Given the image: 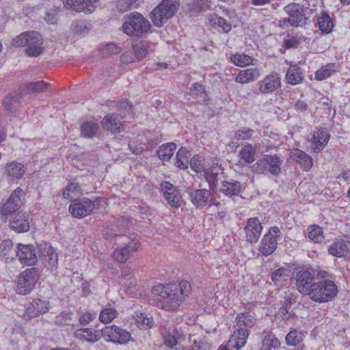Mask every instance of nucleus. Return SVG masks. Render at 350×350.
Here are the masks:
<instances>
[{
	"instance_id": "obj_49",
	"label": "nucleus",
	"mask_w": 350,
	"mask_h": 350,
	"mask_svg": "<svg viewBox=\"0 0 350 350\" xmlns=\"http://www.w3.org/2000/svg\"><path fill=\"white\" fill-rule=\"evenodd\" d=\"M290 272L291 271L288 268L280 267L271 273V280L275 284L280 285L283 282L288 280Z\"/></svg>"
},
{
	"instance_id": "obj_55",
	"label": "nucleus",
	"mask_w": 350,
	"mask_h": 350,
	"mask_svg": "<svg viewBox=\"0 0 350 350\" xmlns=\"http://www.w3.org/2000/svg\"><path fill=\"white\" fill-rule=\"evenodd\" d=\"M280 347V342L273 335L269 334L263 340L262 350H276Z\"/></svg>"
},
{
	"instance_id": "obj_31",
	"label": "nucleus",
	"mask_w": 350,
	"mask_h": 350,
	"mask_svg": "<svg viewBox=\"0 0 350 350\" xmlns=\"http://www.w3.org/2000/svg\"><path fill=\"white\" fill-rule=\"evenodd\" d=\"M188 347L191 350H211V346L202 336L189 334L187 337Z\"/></svg>"
},
{
	"instance_id": "obj_17",
	"label": "nucleus",
	"mask_w": 350,
	"mask_h": 350,
	"mask_svg": "<svg viewBox=\"0 0 350 350\" xmlns=\"http://www.w3.org/2000/svg\"><path fill=\"white\" fill-rule=\"evenodd\" d=\"M262 230V226L258 217L248 219L244 226L246 241L253 243L259 239Z\"/></svg>"
},
{
	"instance_id": "obj_13",
	"label": "nucleus",
	"mask_w": 350,
	"mask_h": 350,
	"mask_svg": "<svg viewBox=\"0 0 350 350\" xmlns=\"http://www.w3.org/2000/svg\"><path fill=\"white\" fill-rule=\"evenodd\" d=\"M187 329H177L172 325H167L162 330L164 344L172 349L177 344L185 341L186 336H189Z\"/></svg>"
},
{
	"instance_id": "obj_28",
	"label": "nucleus",
	"mask_w": 350,
	"mask_h": 350,
	"mask_svg": "<svg viewBox=\"0 0 350 350\" xmlns=\"http://www.w3.org/2000/svg\"><path fill=\"white\" fill-rule=\"evenodd\" d=\"M304 79V74L302 69L297 64H291L285 76L286 83L295 85L302 83Z\"/></svg>"
},
{
	"instance_id": "obj_7",
	"label": "nucleus",
	"mask_w": 350,
	"mask_h": 350,
	"mask_svg": "<svg viewBox=\"0 0 350 350\" xmlns=\"http://www.w3.org/2000/svg\"><path fill=\"white\" fill-rule=\"evenodd\" d=\"M151 27L150 22L142 14L132 12L128 19L122 25L123 31L129 36L139 37L143 33H148Z\"/></svg>"
},
{
	"instance_id": "obj_52",
	"label": "nucleus",
	"mask_w": 350,
	"mask_h": 350,
	"mask_svg": "<svg viewBox=\"0 0 350 350\" xmlns=\"http://www.w3.org/2000/svg\"><path fill=\"white\" fill-rule=\"evenodd\" d=\"M303 338L304 334L301 332L293 329L286 336L285 340L287 345L295 347L302 341Z\"/></svg>"
},
{
	"instance_id": "obj_16",
	"label": "nucleus",
	"mask_w": 350,
	"mask_h": 350,
	"mask_svg": "<svg viewBox=\"0 0 350 350\" xmlns=\"http://www.w3.org/2000/svg\"><path fill=\"white\" fill-rule=\"evenodd\" d=\"M257 85L258 91L261 94H271L276 91L281 86L280 75L276 72H271L259 81Z\"/></svg>"
},
{
	"instance_id": "obj_51",
	"label": "nucleus",
	"mask_w": 350,
	"mask_h": 350,
	"mask_svg": "<svg viewBox=\"0 0 350 350\" xmlns=\"http://www.w3.org/2000/svg\"><path fill=\"white\" fill-rule=\"evenodd\" d=\"M189 94L195 98L200 99L202 103H206L208 100V95L206 93L204 87L198 83H194L191 86Z\"/></svg>"
},
{
	"instance_id": "obj_50",
	"label": "nucleus",
	"mask_w": 350,
	"mask_h": 350,
	"mask_svg": "<svg viewBox=\"0 0 350 350\" xmlns=\"http://www.w3.org/2000/svg\"><path fill=\"white\" fill-rule=\"evenodd\" d=\"M308 237L313 243H321L324 239L322 228L317 225H312L308 228Z\"/></svg>"
},
{
	"instance_id": "obj_24",
	"label": "nucleus",
	"mask_w": 350,
	"mask_h": 350,
	"mask_svg": "<svg viewBox=\"0 0 350 350\" xmlns=\"http://www.w3.org/2000/svg\"><path fill=\"white\" fill-rule=\"evenodd\" d=\"M289 157L293 161L298 163L304 171H308L313 165L312 157L298 148L291 149Z\"/></svg>"
},
{
	"instance_id": "obj_54",
	"label": "nucleus",
	"mask_w": 350,
	"mask_h": 350,
	"mask_svg": "<svg viewBox=\"0 0 350 350\" xmlns=\"http://www.w3.org/2000/svg\"><path fill=\"white\" fill-rule=\"evenodd\" d=\"M117 316V311L111 307L102 310L99 314V320L103 323H111Z\"/></svg>"
},
{
	"instance_id": "obj_33",
	"label": "nucleus",
	"mask_w": 350,
	"mask_h": 350,
	"mask_svg": "<svg viewBox=\"0 0 350 350\" xmlns=\"http://www.w3.org/2000/svg\"><path fill=\"white\" fill-rule=\"evenodd\" d=\"M243 187L240 182L231 180L230 181H222L219 191L226 196L239 195L242 191Z\"/></svg>"
},
{
	"instance_id": "obj_41",
	"label": "nucleus",
	"mask_w": 350,
	"mask_h": 350,
	"mask_svg": "<svg viewBox=\"0 0 350 350\" xmlns=\"http://www.w3.org/2000/svg\"><path fill=\"white\" fill-rule=\"evenodd\" d=\"M149 46V43L146 41H140L133 44V53L137 61H141L146 57Z\"/></svg>"
},
{
	"instance_id": "obj_26",
	"label": "nucleus",
	"mask_w": 350,
	"mask_h": 350,
	"mask_svg": "<svg viewBox=\"0 0 350 350\" xmlns=\"http://www.w3.org/2000/svg\"><path fill=\"white\" fill-rule=\"evenodd\" d=\"M261 75L260 69L257 68H249L239 71L235 77V81L245 84L257 80Z\"/></svg>"
},
{
	"instance_id": "obj_9",
	"label": "nucleus",
	"mask_w": 350,
	"mask_h": 350,
	"mask_svg": "<svg viewBox=\"0 0 350 350\" xmlns=\"http://www.w3.org/2000/svg\"><path fill=\"white\" fill-rule=\"evenodd\" d=\"M282 163V159L277 154H265L256 161L254 166L258 173L276 176L281 173Z\"/></svg>"
},
{
	"instance_id": "obj_19",
	"label": "nucleus",
	"mask_w": 350,
	"mask_h": 350,
	"mask_svg": "<svg viewBox=\"0 0 350 350\" xmlns=\"http://www.w3.org/2000/svg\"><path fill=\"white\" fill-rule=\"evenodd\" d=\"M165 200L173 208L180 207L183 200L179 191L170 182L165 181L161 184Z\"/></svg>"
},
{
	"instance_id": "obj_59",
	"label": "nucleus",
	"mask_w": 350,
	"mask_h": 350,
	"mask_svg": "<svg viewBox=\"0 0 350 350\" xmlns=\"http://www.w3.org/2000/svg\"><path fill=\"white\" fill-rule=\"evenodd\" d=\"M81 193V188L77 183H70L63 191V197L69 200L75 197V194Z\"/></svg>"
},
{
	"instance_id": "obj_22",
	"label": "nucleus",
	"mask_w": 350,
	"mask_h": 350,
	"mask_svg": "<svg viewBox=\"0 0 350 350\" xmlns=\"http://www.w3.org/2000/svg\"><path fill=\"white\" fill-rule=\"evenodd\" d=\"M122 116L116 113H110L103 118L101 124L104 129L111 133H120L124 130V125L121 121Z\"/></svg>"
},
{
	"instance_id": "obj_44",
	"label": "nucleus",
	"mask_w": 350,
	"mask_h": 350,
	"mask_svg": "<svg viewBox=\"0 0 350 350\" xmlns=\"http://www.w3.org/2000/svg\"><path fill=\"white\" fill-rule=\"evenodd\" d=\"M99 129V124L93 121L84 122L81 127V135L86 138H92L96 135Z\"/></svg>"
},
{
	"instance_id": "obj_42",
	"label": "nucleus",
	"mask_w": 350,
	"mask_h": 350,
	"mask_svg": "<svg viewBox=\"0 0 350 350\" xmlns=\"http://www.w3.org/2000/svg\"><path fill=\"white\" fill-rule=\"evenodd\" d=\"M16 254V252L13 249V243L12 240H4L0 244V258L8 261L9 258L14 259L12 256V254Z\"/></svg>"
},
{
	"instance_id": "obj_47",
	"label": "nucleus",
	"mask_w": 350,
	"mask_h": 350,
	"mask_svg": "<svg viewBox=\"0 0 350 350\" xmlns=\"http://www.w3.org/2000/svg\"><path fill=\"white\" fill-rule=\"evenodd\" d=\"M137 325L141 329H148L154 325L153 318L145 313H136L135 316Z\"/></svg>"
},
{
	"instance_id": "obj_5",
	"label": "nucleus",
	"mask_w": 350,
	"mask_h": 350,
	"mask_svg": "<svg viewBox=\"0 0 350 350\" xmlns=\"http://www.w3.org/2000/svg\"><path fill=\"white\" fill-rule=\"evenodd\" d=\"M106 203L104 198H95L93 200L84 198L74 200L69 206V211L73 217L83 218L102 209Z\"/></svg>"
},
{
	"instance_id": "obj_4",
	"label": "nucleus",
	"mask_w": 350,
	"mask_h": 350,
	"mask_svg": "<svg viewBox=\"0 0 350 350\" xmlns=\"http://www.w3.org/2000/svg\"><path fill=\"white\" fill-rule=\"evenodd\" d=\"M337 293L338 288L334 282L325 280L310 284L308 293L305 295L315 302L325 303L334 298Z\"/></svg>"
},
{
	"instance_id": "obj_64",
	"label": "nucleus",
	"mask_w": 350,
	"mask_h": 350,
	"mask_svg": "<svg viewBox=\"0 0 350 350\" xmlns=\"http://www.w3.org/2000/svg\"><path fill=\"white\" fill-rule=\"evenodd\" d=\"M96 313L94 311H88L81 314L79 321L82 325H88L96 317Z\"/></svg>"
},
{
	"instance_id": "obj_14",
	"label": "nucleus",
	"mask_w": 350,
	"mask_h": 350,
	"mask_svg": "<svg viewBox=\"0 0 350 350\" xmlns=\"http://www.w3.org/2000/svg\"><path fill=\"white\" fill-rule=\"evenodd\" d=\"M280 234V229L277 226H273L264 235L259 246V251L262 255L267 256L275 250L278 245L276 239Z\"/></svg>"
},
{
	"instance_id": "obj_8",
	"label": "nucleus",
	"mask_w": 350,
	"mask_h": 350,
	"mask_svg": "<svg viewBox=\"0 0 350 350\" xmlns=\"http://www.w3.org/2000/svg\"><path fill=\"white\" fill-rule=\"evenodd\" d=\"M288 15V18H283L279 21V25L283 28L289 27H302L306 25L307 18L304 14V9L299 4L291 3L284 8Z\"/></svg>"
},
{
	"instance_id": "obj_6",
	"label": "nucleus",
	"mask_w": 350,
	"mask_h": 350,
	"mask_svg": "<svg viewBox=\"0 0 350 350\" xmlns=\"http://www.w3.org/2000/svg\"><path fill=\"white\" fill-rule=\"evenodd\" d=\"M179 6V0H163L151 12L150 18L156 27H160L175 14Z\"/></svg>"
},
{
	"instance_id": "obj_58",
	"label": "nucleus",
	"mask_w": 350,
	"mask_h": 350,
	"mask_svg": "<svg viewBox=\"0 0 350 350\" xmlns=\"http://www.w3.org/2000/svg\"><path fill=\"white\" fill-rule=\"evenodd\" d=\"M254 133V131L249 129V128H243L238 129L235 131L234 135V139L237 141H245L250 139L253 134Z\"/></svg>"
},
{
	"instance_id": "obj_32",
	"label": "nucleus",
	"mask_w": 350,
	"mask_h": 350,
	"mask_svg": "<svg viewBox=\"0 0 350 350\" xmlns=\"http://www.w3.org/2000/svg\"><path fill=\"white\" fill-rule=\"evenodd\" d=\"M208 23L213 28L217 29L219 32L228 33L232 26L225 18L215 14L208 15L207 17Z\"/></svg>"
},
{
	"instance_id": "obj_2",
	"label": "nucleus",
	"mask_w": 350,
	"mask_h": 350,
	"mask_svg": "<svg viewBox=\"0 0 350 350\" xmlns=\"http://www.w3.org/2000/svg\"><path fill=\"white\" fill-rule=\"evenodd\" d=\"M255 323V318L249 312L239 313L235 319L236 329L228 340V346L243 347L250 335V329Z\"/></svg>"
},
{
	"instance_id": "obj_12",
	"label": "nucleus",
	"mask_w": 350,
	"mask_h": 350,
	"mask_svg": "<svg viewBox=\"0 0 350 350\" xmlns=\"http://www.w3.org/2000/svg\"><path fill=\"white\" fill-rule=\"evenodd\" d=\"M38 279V273L36 268H30L24 271L18 280V293L26 295L30 293L36 286Z\"/></svg>"
},
{
	"instance_id": "obj_34",
	"label": "nucleus",
	"mask_w": 350,
	"mask_h": 350,
	"mask_svg": "<svg viewBox=\"0 0 350 350\" xmlns=\"http://www.w3.org/2000/svg\"><path fill=\"white\" fill-rule=\"evenodd\" d=\"M348 241L343 239H336L328 247V253L336 257L345 256L349 250Z\"/></svg>"
},
{
	"instance_id": "obj_15",
	"label": "nucleus",
	"mask_w": 350,
	"mask_h": 350,
	"mask_svg": "<svg viewBox=\"0 0 350 350\" xmlns=\"http://www.w3.org/2000/svg\"><path fill=\"white\" fill-rule=\"evenodd\" d=\"M296 286L299 292L303 295L308 293L310 285L314 279L312 269L306 267L297 269L295 272Z\"/></svg>"
},
{
	"instance_id": "obj_57",
	"label": "nucleus",
	"mask_w": 350,
	"mask_h": 350,
	"mask_svg": "<svg viewBox=\"0 0 350 350\" xmlns=\"http://www.w3.org/2000/svg\"><path fill=\"white\" fill-rule=\"evenodd\" d=\"M208 5L207 0H192L187 3V9L191 14H198Z\"/></svg>"
},
{
	"instance_id": "obj_3",
	"label": "nucleus",
	"mask_w": 350,
	"mask_h": 350,
	"mask_svg": "<svg viewBox=\"0 0 350 350\" xmlns=\"http://www.w3.org/2000/svg\"><path fill=\"white\" fill-rule=\"evenodd\" d=\"M11 45L14 47L26 46L25 53L31 57H38L44 51L43 38L34 31L21 33L12 40Z\"/></svg>"
},
{
	"instance_id": "obj_53",
	"label": "nucleus",
	"mask_w": 350,
	"mask_h": 350,
	"mask_svg": "<svg viewBox=\"0 0 350 350\" xmlns=\"http://www.w3.org/2000/svg\"><path fill=\"white\" fill-rule=\"evenodd\" d=\"M231 61L237 66L245 67L252 64L253 58L246 54H235L230 57Z\"/></svg>"
},
{
	"instance_id": "obj_40",
	"label": "nucleus",
	"mask_w": 350,
	"mask_h": 350,
	"mask_svg": "<svg viewBox=\"0 0 350 350\" xmlns=\"http://www.w3.org/2000/svg\"><path fill=\"white\" fill-rule=\"evenodd\" d=\"M210 196V191L206 189H198L190 193L192 202L197 206L205 205Z\"/></svg>"
},
{
	"instance_id": "obj_45",
	"label": "nucleus",
	"mask_w": 350,
	"mask_h": 350,
	"mask_svg": "<svg viewBox=\"0 0 350 350\" xmlns=\"http://www.w3.org/2000/svg\"><path fill=\"white\" fill-rule=\"evenodd\" d=\"M336 66L334 64H327L315 72L314 79L317 81H323L329 77L336 72Z\"/></svg>"
},
{
	"instance_id": "obj_29",
	"label": "nucleus",
	"mask_w": 350,
	"mask_h": 350,
	"mask_svg": "<svg viewBox=\"0 0 350 350\" xmlns=\"http://www.w3.org/2000/svg\"><path fill=\"white\" fill-rule=\"evenodd\" d=\"M74 336L77 339L91 343L96 342L101 338L99 331L93 330L90 328L77 329L74 333Z\"/></svg>"
},
{
	"instance_id": "obj_56",
	"label": "nucleus",
	"mask_w": 350,
	"mask_h": 350,
	"mask_svg": "<svg viewBox=\"0 0 350 350\" xmlns=\"http://www.w3.org/2000/svg\"><path fill=\"white\" fill-rule=\"evenodd\" d=\"M116 329L114 342H113V343L125 344L131 339L130 332L126 329L120 328L117 326Z\"/></svg>"
},
{
	"instance_id": "obj_46",
	"label": "nucleus",
	"mask_w": 350,
	"mask_h": 350,
	"mask_svg": "<svg viewBox=\"0 0 350 350\" xmlns=\"http://www.w3.org/2000/svg\"><path fill=\"white\" fill-rule=\"evenodd\" d=\"M176 148V145L174 143L163 144L157 150V155L163 161H169L174 154Z\"/></svg>"
},
{
	"instance_id": "obj_60",
	"label": "nucleus",
	"mask_w": 350,
	"mask_h": 350,
	"mask_svg": "<svg viewBox=\"0 0 350 350\" xmlns=\"http://www.w3.org/2000/svg\"><path fill=\"white\" fill-rule=\"evenodd\" d=\"M116 325H111L107 326L102 329L101 331H99L101 335V338L103 337L107 342H114L115 333L116 330Z\"/></svg>"
},
{
	"instance_id": "obj_23",
	"label": "nucleus",
	"mask_w": 350,
	"mask_h": 350,
	"mask_svg": "<svg viewBox=\"0 0 350 350\" xmlns=\"http://www.w3.org/2000/svg\"><path fill=\"white\" fill-rule=\"evenodd\" d=\"M99 0H64L66 6L77 12H83L86 14L92 13L96 8V4Z\"/></svg>"
},
{
	"instance_id": "obj_63",
	"label": "nucleus",
	"mask_w": 350,
	"mask_h": 350,
	"mask_svg": "<svg viewBox=\"0 0 350 350\" xmlns=\"http://www.w3.org/2000/svg\"><path fill=\"white\" fill-rule=\"evenodd\" d=\"M302 38L298 36H291L286 39L284 42V46L286 49L297 48L301 42Z\"/></svg>"
},
{
	"instance_id": "obj_11",
	"label": "nucleus",
	"mask_w": 350,
	"mask_h": 350,
	"mask_svg": "<svg viewBox=\"0 0 350 350\" xmlns=\"http://www.w3.org/2000/svg\"><path fill=\"white\" fill-rule=\"evenodd\" d=\"M24 191L21 188L15 189L5 203L0 204V218L7 220L23 204Z\"/></svg>"
},
{
	"instance_id": "obj_48",
	"label": "nucleus",
	"mask_w": 350,
	"mask_h": 350,
	"mask_svg": "<svg viewBox=\"0 0 350 350\" xmlns=\"http://www.w3.org/2000/svg\"><path fill=\"white\" fill-rule=\"evenodd\" d=\"M98 51L103 57H108L111 55L120 53L122 49L115 43L109 42L100 45Z\"/></svg>"
},
{
	"instance_id": "obj_38",
	"label": "nucleus",
	"mask_w": 350,
	"mask_h": 350,
	"mask_svg": "<svg viewBox=\"0 0 350 350\" xmlns=\"http://www.w3.org/2000/svg\"><path fill=\"white\" fill-rule=\"evenodd\" d=\"M255 148L251 144L246 143L243 145L239 152V157L240 161H242L244 163L250 164L254 161L255 160Z\"/></svg>"
},
{
	"instance_id": "obj_43",
	"label": "nucleus",
	"mask_w": 350,
	"mask_h": 350,
	"mask_svg": "<svg viewBox=\"0 0 350 350\" xmlns=\"http://www.w3.org/2000/svg\"><path fill=\"white\" fill-rule=\"evenodd\" d=\"M191 154L186 148H180L177 154L175 165L180 169H187L189 163Z\"/></svg>"
},
{
	"instance_id": "obj_20",
	"label": "nucleus",
	"mask_w": 350,
	"mask_h": 350,
	"mask_svg": "<svg viewBox=\"0 0 350 350\" xmlns=\"http://www.w3.org/2000/svg\"><path fill=\"white\" fill-rule=\"evenodd\" d=\"M19 261L27 266L33 265L37 262V255L32 245H18L16 253Z\"/></svg>"
},
{
	"instance_id": "obj_30",
	"label": "nucleus",
	"mask_w": 350,
	"mask_h": 350,
	"mask_svg": "<svg viewBox=\"0 0 350 350\" xmlns=\"http://www.w3.org/2000/svg\"><path fill=\"white\" fill-rule=\"evenodd\" d=\"M4 173L12 180L21 179L25 173V168L21 163L12 161L5 165Z\"/></svg>"
},
{
	"instance_id": "obj_25",
	"label": "nucleus",
	"mask_w": 350,
	"mask_h": 350,
	"mask_svg": "<svg viewBox=\"0 0 350 350\" xmlns=\"http://www.w3.org/2000/svg\"><path fill=\"white\" fill-rule=\"evenodd\" d=\"M10 227L16 232L22 233L27 232L30 228L29 221V214L26 213H17L12 219L10 220Z\"/></svg>"
},
{
	"instance_id": "obj_18",
	"label": "nucleus",
	"mask_w": 350,
	"mask_h": 350,
	"mask_svg": "<svg viewBox=\"0 0 350 350\" xmlns=\"http://www.w3.org/2000/svg\"><path fill=\"white\" fill-rule=\"evenodd\" d=\"M40 258L42 263L49 269H55L58 265V256L55 249L49 243H44L40 245Z\"/></svg>"
},
{
	"instance_id": "obj_35",
	"label": "nucleus",
	"mask_w": 350,
	"mask_h": 350,
	"mask_svg": "<svg viewBox=\"0 0 350 350\" xmlns=\"http://www.w3.org/2000/svg\"><path fill=\"white\" fill-rule=\"evenodd\" d=\"M49 302L46 300H34L27 308V314L31 317L45 313L49 310Z\"/></svg>"
},
{
	"instance_id": "obj_37",
	"label": "nucleus",
	"mask_w": 350,
	"mask_h": 350,
	"mask_svg": "<svg viewBox=\"0 0 350 350\" xmlns=\"http://www.w3.org/2000/svg\"><path fill=\"white\" fill-rule=\"evenodd\" d=\"M317 20L319 29L323 33L328 34L332 31L334 21L327 13L321 12L317 16Z\"/></svg>"
},
{
	"instance_id": "obj_61",
	"label": "nucleus",
	"mask_w": 350,
	"mask_h": 350,
	"mask_svg": "<svg viewBox=\"0 0 350 350\" xmlns=\"http://www.w3.org/2000/svg\"><path fill=\"white\" fill-rule=\"evenodd\" d=\"M72 314L70 312L64 311L56 317L55 323L56 325L62 326L70 324Z\"/></svg>"
},
{
	"instance_id": "obj_27",
	"label": "nucleus",
	"mask_w": 350,
	"mask_h": 350,
	"mask_svg": "<svg viewBox=\"0 0 350 350\" xmlns=\"http://www.w3.org/2000/svg\"><path fill=\"white\" fill-rule=\"evenodd\" d=\"M25 96L24 92L19 88L18 92L10 93L2 100V105L7 111H12L20 105L21 99Z\"/></svg>"
},
{
	"instance_id": "obj_1",
	"label": "nucleus",
	"mask_w": 350,
	"mask_h": 350,
	"mask_svg": "<svg viewBox=\"0 0 350 350\" xmlns=\"http://www.w3.org/2000/svg\"><path fill=\"white\" fill-rule=\"evenodd\" d=\"M189 282L176 284H159L152 287V293L157 298L158 307L168 311L176 310L191 293Z\"/></svg>"
},
{
	"instance_id": "obj_10",
	"label": "nucleus",
	"mask_w": 350,
	"mask_h": 350,
	"mask_svg": "<svg viewBox=\"0 0 350 350\" xmlns=\"http://www.w3.org/2000/svg\"><path fill=\"white\" fill-rule=\"evenodd\" d=\"M118 244H122L116 248L113 252V259L121 263L125 262L131 256L133 252H135L140 245V243L136 240H131L127 237H118L116 240Z\"/></svg>"
},
{
	"instance_id": "obj_39",
	"label": "nucleus",
	"mask_w": 350,
	"mask_h": 350,
	"mask_svg": "<svg viewBox=\"0 0 350 350\" xmlns=\"http://www.w3.org/2000/svg\"><path fill=\"white\" fill-rule=\"evenodd\" d=\"M49 83H45L44 81H39L21 85V90L26 95L29 94L42 92L46 89Z\"/></svg>"
},
{
	"instance_id": "obj_36",
	"label": "nucleus",
	"mask_w": 350,
	"mask_h": 350,
	"mask_svg": "<svg viewBox=\"0 0 350 350\" xmlns=\"http://www.w3.org/2000/svg\"><path fill=\"white\" fill-rule=\"evenodd\" d=\"M222 172V168L217 164H213L208 169L205 170V179L208 182L211 189L216 188L219 179L218 177Z\"/></svg>"
},
{
	"instance_id": "obj_62",
	"label": "nucleus",
	"mask_w": 350,
	"mask_h": 350,
	"mask_svg": "<svg viewBox=\"0 0 350 350\" xmlns=\"http://www.w3.org/2000/svg\"><path fill=\"white\" fill-rule=\"evenodd\" d=\"M135 1L133 0H119L117 2V8L121 12H126L135 8Z\"/></svg>"
},
{
	"instance_id": "obj_21",
	"label": "nucleus",
	"mask_w": 350,
	"mask_h": 350,
	"mask_svg": "<svg viewBox=\"0 0 350 350\" xmlns=\"http://www.w3.org/2000/svg\"><path fill=\"white\" fill-rule=\"evenodd\" d=\"M330 135L326 129H320L314 132L310 142L314 152H321L329 140Z\"/></svg>"
}]
</instances>
